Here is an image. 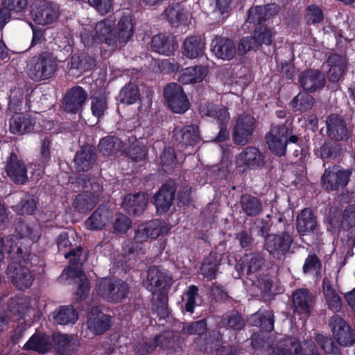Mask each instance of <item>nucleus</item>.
<instances>
[{"label": "nucleus", "mask_w": 355, "mask_h": 355, "mask_svg": "<svg viewBox=\"0 0 355 355\" xmlns=\"http://www.w3.org/2000/svg\"><path fill=\"white\" fill-rule=\"evenodd\" d=\"M58 61L50 52H42L33 56L27 64L28 76L35 81L47 80L57 71Z\"/></svg>", "instance_id": "f257e3e1"}, {"label": "nucleus", "mask_w": 355, "mask_h": 355, "mask_svg": "<svg viewBox=\"0 0 355 355\" xmlns=\"http://www.w3.org/2000/svg\"><path fill=\"white\" fill-rule=\"evenodd\" d=\"M17 230L19 231V236L15 235L7 237L6 241L4 239L0 238V259L2 257V248H8L9 254L16 261H20L21 259H23L24 261H26V259L23 254V250L21 246H19V243L20 245L22 243L19 240L29 239L35 242L38 240L40 235V229L38 227L31 228L25 225H20Z\"/></svg>", "instance_id": "f03ea898"}, {"label": "nucleus", "mask_w": 355, "mask_h": 355, "mask_svg": "<svg viewBox=\"0 0 355 355\" xmlns=\"http://www.w3.org/2000/svg\"><path fill=\"white\" fill-rule=\"evenodd\" d=\"M266 138L270 150L272 153L284 155L288 143H297L298 138L293 135L291 123L286 122L282 125H273Z\"/></svg>", "instance_id": "7ed1b4c3"}, {"label": "nucleus", "mask_w": 355, "mask_h": 355, "mask_svg": "<svg viewBox=\"0 0 355 355\" xmlns=\"http://www.w3.org/2000/svg\"><path fill=\"white\" fill-rule=\"evenodd\" d=\"M64 257L66 259H69L71 257L73 258L70 259V266L63 271L62 276L78 278L80 282L76 291L77 298L80 300L85 298L89 293V286L85 274L78 268V266H82L85 261V255L83 254V249L77 248L76 250L65 253Z\"/></svg>", "instance_id": "20e7f679"}, {"label": "nucleus", "mask_w": 355, "mask_h": 355, "mask_svg": "<svg viewBox=\"0 0 355 355\" xmlns=\"http://www.w3.org/2000/svg\"><path fill=\"white\" fill-rule=\"evenodd\" d=\"M79 184L83 189L91 188L83 193L77 196L73 203V207L80 212H85L92 210L97 204L99 194L102 191V186L94 179H85L80 180Z\"/></svg>", "instance_id": "39448f33"}, {"label": "nucleus", "mask_w": 355, "mask_h": 355, "mask_svg": "<svg viewBox=\"0 0 355 355\" xmlns=\"http://www.w3.org/2000/svg\"><path fill=\"white\" fill-rule=\"evenodd\" d=\"M268 355H318L312 340H305L300 344L295 338H288L278 343L272 348Z\"/></svg>", "instance_id": "423d86ee"}, {"label": "nucleus", "mask_w": 355, "mask_h": 355, "mask_svg": "<svg viewBox=\"0 0 355 355\" xmlns=\"http://www.w3.org/2000/svg\"><path fill=\"white\" fill-rule=\"evenodd\" d=\"M96 291L107 301L118 302L126 297L128 287L121 280L103 278L98 281Z\"/></svg>", "instance_id": "0eeeda50"}, {"label": "nucleus", "mask_w": 355, "mask_h": 355, "mask_svg": "<svg viewBox=\"0 0 355 355\" xmlns=\"http://www.w3.org/2000/svg\"><path fill=\"white\" fill-rule=\"evenodd\" d=\"M60 14V6L57 3L46 1H40L31 10L33 20L42 26L56 21Z\"/></svg>", "instance_id": "6e6552de"}, {"label": "nucleus", "mask_w": 355, "mask_h": 355, "mask_svg": "<svg viewBox=\"0 0 355 355\" xmlns=\"http://www.w3.org/2000/svg\"><path fill=\"white\" fill-rule=\"evenodd\" d=\"M329 327L334 339L340 345L348 347L355 343V334L350 326L340 316L333 315L329 320Z\"/></svg>", "instance_id": "1a4fd4ad"}, {"label": "nucleus", "mask_w": 355, "mask_h": 355, "mask_svg": "<svg viewBox=\"0 0 355 355\" xmlns=\"http://www.w3.org/2000/svg\"><path fill=\"white\" fill-rule=\"evenodd\" d=\"M292 243L291 235L282 232L277 234H268L265 239V248L274 258L281 259L289 251Z\"/></svg>", "instance_id": "9d476101"}, {"label": "nucleus", "mask_w": 355, "mask_h": 355, "mask_svg": "<svg viewBox=\"0 0 355 355\" xmlns=\"http://www.w3.org/2000/svg\"><path fill=\"white\" fill-rule=\"evenodd\" d=\"M170 230L166 222L160 220H153L138 226L135 232L136 242H144L148 239H154L159 236L166 234Z\"/></svg>", "instance_id": "9b49d317"}, {"label": "nucleus", "mask_w": 355, "mask_h": 355, "mask_svg": "<svg viewBox=\"0 0 355 355\" xmlns=\"http://www.w3.org/2000/svg\"><path fill=\"white\" fill-rule=\"evenodd\" d=\"M164 96L168 107L173 111H187L189 109V101L178 83L166 85L164 89Z\"/></svg>", "instance_id": "f8f14e48"}, {"label": "nucleus", "mask_w": 355, "mask_h": 355, "mask_svg": "<svg viewBox=\"0 0 355 355\" xmlns=\"http://www.w3.org/2000/svg\"><path fill=\"white\" fill-rule=\"evenodd\" d=\"M286 3L287 0H274L272 3L264 6L251 8L248 11L247 21L254 25H261L277 13Z\"/></svg>", "instance_id": "ddd939ff"}, {"label": "nucleus", "mask_w": 355, "mask_h": 355, "mask_svg": "<svg viewBox=\"0 0 355 355\" xmlns=\"http://www.w3.org/2000/svg\"><path fill=\"white\" fill-rule=\"evenodd\" d=\"M351 172L338 166L326 169L322 178L323 187L329 191L338 190L345 187L348 183Z\"/></svg>", "instance_id": "4468645a"}, {"label": "nucleus", "mask_w": 355, "mask_h": 355, "mask_svg": "<svg viewBox=\"0 0 355 355\" xmlns=\"http://www.w3.org/2000/svg\"><path fill=\"white\" fill-rule=\"evenodd\" d=\"M263 164V156L254 147H248L236 156L235 165L241 171L254 170Z\"/></svg>", "instance_id": "2eb2a0df"}, {"label": "nucleus", "mask_w": 355, "mask_h": 355, "mask_svg": "<svg viewBox=\"0 0 355 355\" xmlns=\"http://www.w3.org/2000/svg\"><path fill=\"white\" fill-rule=\"evenodd\" d=\"M255 119L250 114L243 113L236 121L233 138L236 144L245 145L251 139L254 130Z\"/></svg>", "instance_id": "dca6fc26"}, {"label": "nucleus", "mask_w": 355, "mask_h": 355, "mask_svg": "<svg viewBox=\"0 0 355 355\" xmlns=\"http://www.w3.org/2000/svg\"><path fill=\"white\" fill-rule=\"evenodd\" d=\"M7 275L11 282L19 289L28 288L33 282V276L29 270L20 263L13 262L8 268Z\"/></svg>", "instance_id": "f3484780"}, {"label": "nucleus", "mask_w": 355, "mask_h": 355, "mask_svg": "<svg viewBox=\"0 0 355 355\" xmlns=\"http://www.w3.org/2000/svg\"><path fill=\"white\" fill-rule=\"evenodd\" d=\"M114 24V20L106 18L98 22L94 27L98 43H105L112 51L117 49V44L112 43L116 41V33L113 28Z\"/></svg>", "instance_id": "a211bd4d"}, {"label": "nucleus", "mask_w": 355, "mask_h": 355, "mask_svg": "<svg viewBox=\"0 0 355 355\" xmlns=\"http://www.w3.org/2000/svg\"><path fill=\"white\" fill-rule=\"evenodd\" d=\"M135 29L134 19L132 15H123L118 21L116 33L117 49L123 47L131 40Z\"/></svg>", "instance_id": "6ab92c4d"}, {"label": "nucleus", "mask_w": 355, "mask_h": 355, "mask_svg": "<svg viewBox=\"0 0 355 355\" xmlns=\"http://www.w3.org/2000/svg\"><path fill=\"white\" fill-rule=\"evenodd\" d=\"M87 324L91 331L96 334H102L110 327L111 317L94 307L88 313Z\"/></svg>", "instance_id": "aec40b11"}, {"label": "nucleus", "mask_w": 355, "mask_h": 355, "mask_svg": "<svg viewBox=\"0 0 355 355\" xmlns=\"http://www.w3.org/2000/svg\"><path fill=\"white\" fill-rule=\"evenodd\" d=\"M327 132L329 137L336 141L347 139L349 131L345 122L338 114H331L327 120Z\"/></svg>", "instance_id": "412c9836"}, {"label": "nucleus", "mask_w": 355, "mask_h": 355, "mask_svg": "<svg viewBox=\"0 0 355 355\" xmlns=\"http://www.w3.org/2000/svg\"><path fill=\"white\" fill-rule=\"evenodd\" d=\"M329 70L327 78L331 83L338 82L345 73L347 60L345 56L339 54L331 55L327 61Z\"/></svg>", "instance_id": "4be33fe9"}, {"label": "nucleus", "mask_w": 355, "mask_h": 355, "mask_svg": "<svg viewBox=\"0 0 355 355\" xmlns=\"http://www.w3.org/2000/svg\"><path fill=\"white\" fill-rule=\"evenodd\" d=\"M112 218V211L101 206L86 220L85 225L89 230H101L110 223Z\"/></svg>", "instance_id": "5701e85b"}, {"label": "nucleus", "mask_w": 355, "mask_h": 355, "mask_svg": "<svg viewBox=\"0 0 355 355\" xmlns=\"http://www.w3.org/2000/svg\"><path fill=\"white\" fill-rule=\"evenodd\" d=\"M6 173L15 182L24 183L27 179V171L25 164L14 153L10 154L7 159Z\"/></svg>", "instance_id": "b1692460"}, {"label": "nucleus", "mask_w": 355, "mask_h": 355, "mask_svg": "<svg viewBox=\"0 0 355 355\" xmlns=\"http://www.w3.org/2000/svg\"><path fill=\"white\" fill-rule=\"evenodd\" d=\"M317 221L309 209H304L297 215L296 227L301 236L315 234L317 230Z\"/></svg>", "instance_id": "393cba45"}, {"label": "nucleus", "mask_w": 355, "mask_h": 355, "mask_svg": "<svg viewBox=\"0 0 355 355\" xmlns=\"http://www.w3.org/2000/svg\"><path fill=\"white\" fill-rule=\"evenodd\" d=\"M35 121L28 112H15L10 120V129L14 134H24L33 129Z\"/></svg>", "instance_id": "a878e982"}, {"label": "nucleus", "mask_w": 355, "mask_h": 355, "mask_svg": "<svg viewBox=\"0 0 355 355\" xmlns=\"http://www.w3.org/2000/svg\"><path fill=\"white\" fill-rule=\"evenodd\" d=\"M153 51L165 55H171L178 48V44L173 35L158 34L151 40Z\"/></svg>", "instance_id": "bb28decb"}, {"label": "nucleus", "mask_w": 355, "mask_h": 355, "mask_svg": "<svg viewBox=\"0 0 355 355\" xmlns=\"http://www.w3.org/2000/svg\"><path fill=\"white\" fill-rule=\"evenodd\" d=\"M147 202V196L144 193L128 194L123 199V207L130 214L139 215L145 210Z\"/></svg>", "instance_id": "cd10ccee"}, {"label": "nucleus", "mask_w": 355, "mask_h": 355, "mask_svg": "<svg viewBox=\"0 0 355 355\" xmlns=\"http://www.w3.org/2000/svg\"><path fill=\"white\" fill-rule=\"evenodd\" d=\"M300 83L305 90L313 92L324 87V75L318 70H307L302 74Z\"/></svg>", "instance_id": "c85d7f7f"}, {"label": "nucleus", "mask_w": 355, "mask_h": 355, "mask_svg": "<svg viewBox=\"0 0 355 355\" xmlns=\"http://www.w3.org/2000/svg\"><path fill=\"white\" fill-rule=\"evenodd\" d=\"M175 194L173 188L163 186L154 196L153 202L159 214L166 213L172 205Z\"/></svg>", "instance_id": "c756f323"}, {"label": "nucleus", "mask_w": 355, "mask_h": 355, "mask_svg": "<svg viewBox=\"0 0 355 355\" xmlns=\"http://www.w3.org/2000/svg\"><path fill=\"white\" fill-rule=\"evenodd\" d=\"M87 98V92L79 86L71 88L64 96L68 111H77L82 108Z\"/></svg>", "instance_id": "7c9ffc66"}, {"label": "nucleus", "mask_w": 355, "mask_h": 355, "mask_svg": "<svg viewBox=\"0 0 355 355\" xmlns=\"http://www.w3.org/2000/svg\"><path fill=\"white\" fill-rule=\"evenodd\" d=\"M148 279L150 282L149 289L153 295H156L164 294V290L166 285V277L165 273L160 271L157 268H150L148 272Z\"/></svg>", "instance_id": "2f4dec72"}, {"label": "nucleus", "mask_w": 355, "mask_h": 355, "mask_svg": "<svg viewBox=\"0 0 355 355\" xmlns=\"http://www.w3.org/2000/svg\"><path fill=\"white\" fill-rule=\"evenodd\" d=\"M215 55L223 60H231L236 53L235 44L232 40L223 37L216 38L213 47Z\"/></svg>", "instance_id": "473e14b6"}, {"label": "nucleus", "mask_w": 355, "mask_h": 355, "mask_svg": "<svg viewBox=\"0 0 355 355\" xmlns=\"http://www.w3.org/2000/svg\"><path fill=\"white\" fill-rule=\"evenodd\" d=\"M295 311L300 314H309L313 304L312 294L305 289H299L293 295Z\"/></svg>", "instance_id": "72a5a7b5"}, {"label": "nucleus", "mask_w": 355, "mask_h": 355, "mask_svg": "<svg viewBox=\"0 0 355 355\" xmlns=\"http://www.w3.org/2000/svg\"><path fill=\"white\" fill-rule=\"evenodd\" d=\"M207 73V69L205 67H191L180 72L178 80L184 85L200 83L205 78Z\"/></svg>", "instance_id": "f704fd0d"}, {"label": "nucleus", "mask_w": 355, "mask_h": 355, "mask_svg": "<svg viewBox=\"0 0 355 355\" xmlns=\"http://www.w3.org/2000/svg\"><path fill=\"white\" fill-rule=\"evenodd\" d=\"M205 43L199 36L188 37L182 45V53L189 58H196L203 55Z\"/></svg>", "instance_id": "c9c22d12"}, {"label": "nucleus", "mask_w": 355, "mask_h": 355, "mask_svg": "<svg viewBox=\"0 0 355 355\" xmlns=\"http://www.w3.org/2000/svg\"><path fill=\"white\" fill-rule=\"evenodd\" d=\"M175 343V339L173 333L167 331L164 334L158 336L152 340H149L145 343V346L139 351L142 353H150L155 349L162 345L165 348H173Z\"/></svg>", "instance_id": "e433bc0d"}, {"label": "nucleus", "mask_w": 355, "mask_h": 355, "mask_svg": "<svg viewBox=\"0 0 355 355\" xmlns=\"http://www.w3.org/2000/svg\"><path fill=\"white\" fill-rule=\"evenodd\" d=\"M322 292L329 309L334 313L340 311L342 309L341 299L336 291L332 288L330 282L326 279L323 280Z\"/></svg>", "instance_id": "4c0bfd02"}, {"label": "nucleus", "mask_w": 355, "mask_h": 355, "mask_svg": "<svg viewBox=\"0 0 355 355\" xmlns=\"http://www.w3.org/2000/svg\"><path fill=\"white\" fill-rule=\"evenodd\" d=\"M74 162L78 171H88L94 162V150L89 146H84L77 152Z\"/></svg>", "instance_id": "58836bf2"}, {"label": "nucleus", "mask_w": 355, "mask_h": 355, "mask_svg": "<svg viewBox=\"0 0 355 355\" xmlns=\"http://www.w3.org/2000/svg\"><path fill=\"white\" fill-rule=\"evenodd\" d=\"M24 349L42 354L46 353L50 349L49 337L42 333L35 334L26 342Z\"/></svg>", "instance_id": "ea45409f"}, {"label": "nucleus", "mask_w": 355, "mask_h": 355, "mask_svg": "<svg viewBox=\"0 0 355 355\" xmlns=\"http://www.w3.org/2000/svg\"><path fill=\"white\" fill-rule=\"evenodd\" d=\"M52 316L55 323L62 325L73 324L78 318L76 311L69 306H62L55 310L52 313Z\"/></svg>", "instance_id": "a19ab883"}, {"label": "nucleus", "mask_w": 355, "mask_h": 355, "mask_svg": "<svg viewBox=\"0 0 355 355\" xmlns=\"http://www.w3.org/2000/svg\"><path fill=\"white\" fill-rule=\"evenodd\" d=\"M175 135L176 139L184 145H191L200 138L198 128L196 125H188L176 130Z\"/></svg>", "instance_id": "79ce46f5"}, {"label": "nucleus", "mask_w": 355, "mask_h": 355, "mask_svg": "<svg viewBox=\"0 0 355 355\" xmlns=\"http://www.w3.org/2000/svg\"><path fill=\"white\" fill-rule=\"evenodd\" d=\"M98 148L103 155L110 156L122 149V141L114 137H107L101 140Z\"/></svg>", "instance_id": "37998d69"}, {"label": "nucleus", "mask_w": 355, "mask_h": 355, "mask_svg": "<svg viewBox=\"0 0 355 355\" xmlns=\"http://www.w3.org/2000/svg\"><path fill=\"white\" fill-rule=\"evenodd\" d=\"M95 66V60L86 53L75 54L71 57V67L80 71L90 70Z\"/></svg>", "instance_id": "c03bdc74"}, {"label": "nucleus", "mask_w": 355, "mask_h": 355, "mask_svg": "<svg viewBox=\"0 0 355 355\" xmlns=\"http://www.w3.org/2000/svg\"><path fill=\"white\" fill-rule=\"evenodd\" d=\"M263 262V258L260 254H247L242 259V270L248 275L256 272L261 268Z\"/></svg>", "instance_id": "a18cd8bd"}, {"label": "nucleus", "mask_w": 355, "mask_h": 355, "mask_svg": "<svg viewBox=\"0 0 355 355\" xmlns=\"http://www.w3.org/2000/svg\"><path fill=\"white\" fill-rule=\"evenodd\" d=\"M139 96L137 86L133 83L125 85L119 95V101L121 103L132 105L135 103Z\"/></svg>", "instance_id": "49530a36"}, {"label": "nucleus", "mask_w": 355, "mask_h": 355, "mask_svg": "<svg viewBox=\"0 0 355 355\" xmlns=\"http://www.w3.org/2000/svg\"><path fill=\"white\" fill-rule=\"evenodd\" d=\"M254 325H259L261 329L266 331H270L273 329V315L270 311H258L252 316L251 319Z\"/></svg>", "instance_id": "de8ad7c7"}, {"label": "nucleus", "mask_w": 355, "mask_h": 355, "mask_svg": "<svg viewBox=\"0 0 355 355\" xmlns=\"http://www.w3.org/2000/svg\"><path fill=\"white\" fill-rule=\"evenodd\" d=\"M219 260L216 254L211 253L203 261L201 266V272L204 277L208 279L215 277L219 266Z\"/></svg>", "instance_id": "09e8293b"}, {"label": "nucleus", "mask_w": 355, "mask_h": 355, "mask_svg": "<svg viewBox=\"0 0 355 355\" xmlns=\"http://www.w3.org/2000/svg\"><path fill=\"white\" fill-rule=\"evenodd\" d=\"M241 203L243 211L248 216H257L261 211V203L255 197L244 196L241 198Z\"/></svg>", "instance_id": "8fccbe9b"}, {"label": "nucleus", "mask_w": 355, "mask_h": 355, "mask_svg": "<svg viewBox=\"0 0 355 355\" xmlns=\"http://www.w3.org/2000/svg\"><path fill=\"white\" fill-rule=\"evenodd\" d=\"M293 108L298 111L310 110L313 104L314 98L307 93H299L291 102Z\"/></svg>", "instance_id": "3c124183"}, {"label": "nucleus", "mask_w": 355, "mask_h": 355, "mask_svg": "<svg viewBox=\"0 0 355 355\" xmlns=\"http://www.w3.org/2000/svg\"><path fill=\"white\" fill-rule=\"evenodd\" d=\"M36 202L33 196L25 195L21 202L14 207V210L21 215H31L36 209Z\"/></svg>", "instance_id": "603ef678"}, {"label": "nucleus", "mask_w": 355, "mask_h": 355, "mask_svg": "<svg viewBox=\"0 0 355 355\" xmlns=\"http://www.w3.org/2000/svg\"><path fill=\"white\" fill-rule=\"evenodd\" d=\"M324 19V14L320 8L312 4L308 6L304 14L305 22L309 25L320 24Z\"/></svg>", "instance_id": "864d4df0"}, {"label": "nucleus", "mask_w": 355, "mask_h": 355, "mask_svg": "<svg viewBox=\"0 0 355 355\" xmlns=\"http://www.w3.org/2000/svg\"><path fill=\"white\" fill-rule=\"evenodd\" d=\"M54 345L59 353L64 354L73 349L75 340L64 334H54L53 337Z\"/></svg>", "instance_id": "5fc2aeb1"}, {"label": "nucleus", "mask_w": 355, "mask_h": 355, "mask_svg": "<svg viewBox=\"0 0 355 355\" xmlns=\"http://www.w3.org/2000/svg\"><path fill=\"white\" fill-rule=\"evenodd\" d=\"M164 15L171 24L179 23L186 18V12L179 4L170 5L164 10Z\"/></svg>", "instance_id": "6e6d98bb"}, {"label": "nucleus", "mask_w": 355, "mask_h": 355, "mask_svg": "<svg viewBox=\"0 0 355 355\" xmlns=\"http://www.w3.org/2000/svg\"><path fill=\"white\" fill-rule=\"evenodd\" d=\"M253 37L258 47L262 44L269 45L271 44L273 33L270 28L260 26L255 28Z\"/></svg>", "instance_id": "4d7b16f0"}, {"label": "nucleus", "mask_w": 355, "mask_h": 355, "mask_svg": "<svg viewBox=\"0 0 355 355\" xmlns=\"http://www.w3.org/2000/svg\"><path fill=\"white\" fill-rule=\"evenodd\" d=\"M198 292V288L197 286L192 285L189 287L188 291L182 295V306H184L185 310L190 313H193Z\"/></svg>", "instance_id": "13d9d810"}, {"label": "nucleus", "mask_w": 355, "mask_h": 355, "mask_svg": "<svg viewBox=\"0 0 355 355\" xmlns=\"http://www.w3.org/2000/svg\"><path fill=\"white\" fill-rule=\"evenodd\" d=\"M222 322L224 325L233 329H241L245 324L244 320L241 315L236 311L225 313L223 316Z\"/></svg>", "instance_id": "bf43d9fd"}, {"label": "nucleus", "mask_w": 355, "mask_h": 355, "mask_svg": "<svg viewBox=\"0 0 355 355\" xmlns=\"http://www.w3.org/2000/svg\"><path fill=\"white\" fill-rule=\"evenodd\" d=\"M131 220L123 214H117L113 222L115 232L125 233L131 226Z\"/></svg>", "instance_id": "052dcab7"}, {"label": "nucleus", "mask_w": 355, "mask_h": 355, "mask_svg": "<svg viewBox=\"0 0 355 355\" xmlns=\"http://www.w3.org/2000/svg\"><path fill=\"white\" fill-rule=\"evenodd\" d=\"M156 301L155 297H153L154 304L153 309L161 318H165L168 314L166 296L164 294H161L156 295Z\"/></svg>", "instance_id": "680f3d73"}, {"label": "nucleus", "mask_w": 355, "mask_h": 355, "mask_svg": "<svg viewBox=\"0 0 355 355\" xmlns=\"http://www.w3.org/2000/svg\"><path fill=\"white\" fill-rule=\"evenodd\" d=\"M81 40L85 46H91L98 43L97 34L95 33L94 27H85L80 33Z\"/></svg>", "instance_id": "e2e57ef3"}, {"label": "nucleus", "mask_w": 355, "mask_h": 355, "mask_svg": "<svg viewBox=\"0 0 355 355\" xmlns=\"http://www.w3.org/2000/svg\"><path fill=\"white\" fill-rule=\"evenodd\" d=\"M1 1L5 9L15 12L24 11L28 6V0H1Z\"/></svg>", "instance_id": "0e129e2a"}, {"label": "nucleus", "mask_w": 355, "mask_h": 355, "mask_svg": "<svg viewBox=\"0 0 355 355\" xmlns=\"http://www.w3.org/2000/svg\"><path fill=\"white\" fill-rule=\"evenodd\" d=\"M258 46L254 37H243L238 45V51L241 55H244L250 51L257 50Z\"/></svg>", "instance_id": "69168bd1"}, {"label": "nucleus", "mask_w": 355, "mask_h": 355, "mask_svg": "<svg viewBox=\"0 0 355 355\" xmlns=\"http://www.w3.org/2000/svg\"><path fill=\"white\" fill-rule=\"evenodd\" d=\"M207 329L206 322L204 320L193 322L184 325L182 331L187 334H202Z\"/></svg>", "instance_id": "338daca9"}, {"label": "nucleus", "mask_w": 355, "mask_h": 355, "mask_svg": "<svg viewBox=\"0 0 355 355\" xmlns=\"http://www.w3.org/2000/svg\"><path fill=\"white\" fill-rule=\"evenodd\" d=\"M320 266L318 258L315 254H309L303 266V272L306 274L317 272Z\"/></svg>", "instance_id": "774afa93"}]
</instances>
